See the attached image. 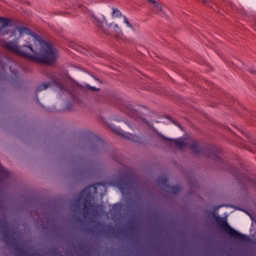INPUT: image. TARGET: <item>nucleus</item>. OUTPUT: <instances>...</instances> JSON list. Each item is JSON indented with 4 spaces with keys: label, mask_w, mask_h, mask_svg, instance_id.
<instances>
[{
    "label": "nucleus",
    "mask_w": 256,
    "mask_h": 256,
    "mask_svg": "<svg viewBox=\"0 0 256 256\" xmlns=\"http://www.w3.org/2000/svg\"><path fill=\"white\" fill-rule=\"evenodd\" d=\"M106 26L111 29L113 31V33H115L116 35H123V28L121 27V25H119V23H117L116 21L113 22H109V20H107V17H103Z\"/></svg>",
    "instance_id": "nucleus-4"
},
{
    "label": "nucleus",
    "mask_w": 256,
    "mask_h": 256,
    "mask_svg": "<svg viewBox=\"0 0 256 256\" xmlns=\"http://www.w3.org/2000/svg\"><path fill=\"white\" fill-rule=\"evenodd\" d=\"M148 3H151V5H153L154 7V11L155 13H157V15H165V8H163V5H161V3H159L156 0H147Z\"/></svg>",
    "instance_id": "nucleus-5"
},
{
    "label": "nucleus",
    "mask_w": 256,
    "mask_h": 256,
    "mask_svg": "<svg viewBox=\"0 0 256 256\" xmlns=\"http://www.w3.org/2000/svg\"><path fill=\"white\" fill-rule=\"evenodd\" d=\"M97 82H98V83H101V81H100V80H97Z\"/></svg>",
    "instance_id": "nucleus-12"
},
{
    "label": "nucleus",
    "mask_w": 256,
    "mask_h": 256,
    "mask_svg": "<svg viewBox=\"0 0 256 256\" xmlns=\"http://www.w3.org/2000/svg\"><path fill=\"white\" fill-rule=\"evenodd\" d=\"M251 73H255V70H251Z\"/></svg>",
    "instance_id": "nucleus-11"
},
{
    "label": "nucleus",
    "mask_w": 256,
    "mask_h": 256,
    "mask_svg": "<svg viewBox=\"0 0 256 256\" xmlns=\"http://www.w3.org/2000/svg\"><path fill=\"white\" fill-rule=\"evenodd\" d=\"M87 89H90V91H99L97 88H95L91 85H87Z\"/></svg>",
    "instance_id": "nucleus-10"
},
{
    "label": "nucleus",
    "mask_w": 256,
    "mask_h": 256,
    "mask_svg": "<svg viewBox=\"0 0 256 256\" xmlns=\"http://www.w3.org/2000/svg\"><path fill=\"white\" fill-rule=\"evenodd\" d=\"M228 233H229L230 235H233V237H237V232H235V230H233V229H229V230H228Z\"/></svg>",
    "instance_id": "nucleus-9"
},
{
    "label": "nucleus",
    "mask_w": 256,
    "mask_h": 256,
    "mask_svg": "<svg viewBox=\"0 0 256 256\" xmlns=\"http://www.w3.org/2000/svg\"><path fill=\"white\" fill-rule=\"evenodd\" d=\"M47 84H42L38 87L37 89V93L41 92V91H45V89H47Z\"/></svg>",
    "instance_id": "nucleus-8"
},
{
    "label": "nucleus",
    "mask_w": 256,
    "mask_h": 256,
    "mask_svg": "<svg viewBox=\"0 0 256 256\" xmlns=\"http://www.w3.org/2000/svg\"><path fill=\"white\" fill-rule=\"evenodd\" d=\"M0 43L8 51L38 63H55L59 52L39 35L26 28H13L9 20L0 18Z\"/></svg>",
    "instance_id": "nucleus-1"
},
{
    "label": "nucleus",
    "mask_w": 256,
    "mask_h": 256,
    "mask_svg": "<svg viewBox=\"0 0 256 256\" xmlns=\"http://www.w3.org/2000/svg\"><path fill=\"white\" fill-rule=\"evenodd\" d=\"M115 131H116V133H119L120 135H123L125 139H130L131 141H135V136H133L132 134L122 133V131L119 130V129H116Z\"/></svg>",
    "instance_id": "nucleus-6"
},
{
    "label": "nucleus",
    "mask_w": 256,
    "mask_h": 256,
    "mask_svg": "<svg viewBox=\"0 0 256 256\" xmlns=\"http://www.w3.org/2000/svg\"><path fill=\"white\" fill-rule=\"evenodd\" d=\"M88 15H89V17H91L93 20H95L96 23H98V25H103V20L99 19V17H97L94 12L89 11V12H88Z\"/></svg>",
    "instance_id": "nucleus-7"
},
{
    "label": "nucleus",
    "mask_w": 256,
    "mask_h": 256,
    "mask_svg": "<svg viewBox=\"0 0 256 256\" xmlns=\"http://www.w3.org/2000/svg\"><path fill=\"white\" fill-rule=\"evenodd\" d=\"M111 19H113L114 21H117V19H121L124 25L128 27V29H133V24L131 23L129 18H127V16H125V14H123V12H121L117 7L111 8Z\"/></svg>",
    "instance_id": "nucleus-2"
},
{
    "label": "nucleus",
    "mask_w": 256,
    "mask_h": 256,
    "mask_svg": "<svg viewBox=\"0 0 256 256\" xmlns=\"http://www.w3.org/2000/svg\"><path fill=\"white\" fill-rule=\"evenodd\" d=\"M175 147H177V149H183L184 147H187V145H190L192 149H195V147H198L199 143L193 141V140H189V139H176L173 141Z\"/></svg>",
    "instance_id": "nucleus-3"
},
{
    "label": "nucleus",
    "mask_w": 256,
    "mask_h": 256,
    "mask_svg": "<svg viewBox=\"0 0 256 256\" xmlns=\"http://www.w3.org/2000/svg\"><path fill=\"white\" fill-rule=\"evenodd\" d=\"M136 115H139V113H136Z\"/></svg>",
    "instance_id": "nucleus-13"
}]
</instances>
